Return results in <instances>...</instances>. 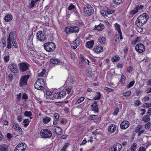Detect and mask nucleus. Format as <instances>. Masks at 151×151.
I'll return each mask as SVG.
<instances>
[{"instance_id": "f257e3e1", "label": "nucleus", "mask_w": 151, "mask_h": 151, "mask_svg": "<svg viewBox=\"0 0 151 151\" xmlns=\"http://www.w3.org/2000/svg\"><path fill=\"white\" fill-rule=\"evenodd\" d=\"M149 17L148 15L144 13L137 18L135 22V24L136 26H142L145 24L149 19Z\"/></svg>"}, {"instance_id": "f03ea898", "label": "nucleus", "mask_w": 151, "mask_h": 151, "mask_svg": "<svg viewBox=\"0 0 151 151\" xmlns=\"http://www.w3.org/2000/svg\"><path fill=\"white\" fill-rule=\"evenodd\" d=\"M17 36L14 32H12L10 33L9 35L8 38L7 39V47L9 49L12 47V45L11 41H14L16 40Z\"/></svg>"}, {"instance_id": "7ed1b4c3", "label": "nucleus", "mask_w": 151, "mask_h": 151, "mask_svg": "<svg viewBox=\"0 0 151 151\" xmlns=\"http://www.w3.org/2000/svg\"><path fill=\"white\" fill-rule=\"evenodd\" d=\"M40 137L44 139L50 138L52 135L51 132L48 129H42L40 133Z\"/></svg>"}, {"instance_id": "20e7f679", "label": "nucleus", "mask_w": 151, "mask_h": 151, "mask_svg": "<svg viewBox=\"0 0 151 151\" xmlns=\"http://www.w3.org/2000/svg\"><path fill=\"white\" fill-rule=\"evenodd\" d=\"M44 47L46 51L51 52L55 50L56 45L53 42H49L44 44Z\"/></svg>"}, {"instance_id": "39448f33", "label": "nucleus", "mask_w": 151, "mask_h": 151, "mask_svg": "<svg viewBox=\"0 0 151 151\" xmlns=\"http://www.w3.org/2000/svg\"><path fill=\"white\" fill-rule=\"evenodd\" d=\"M66 92L65 91H62L60 92H56L54 95V97L56 99H61L65 96Z\"/></svg>"}, {"instance_id": "423d86ee", "label": "nucleus", "mask_w": 151, "mask_h": 151, "mask_svg": "<svg viewBox=\"0 0 151 151\" xmlns=\"http://www.w3.org/2000/svg\"><path fill=\"white\" fill-rule=\"evenodd\" d=\"M135 49L138 52L142 53L145 51V46L142 44L139 43L136 45Z\"/></svg>"}, {"instance_id": "0eeeda50", "label": "nucleus", "mask_w": 151, "mask_h": 151, "mask_svg": "<svg viewBox=\"0 0 151 151\" xmlns=\"http://www.w3.org/2000/svg\"><path fill=\"white\" fill-rule=\"evenodd\" d=\"M29 77V75H26L23 76L21 78L19 84L21 86L25 85L27 84V81Z\"/></svg>"}, {"instance_id": "6e6552de", "label": "nucleus", "mask_w": 151, "mask_h": 151, "mask_svg": "<svg viewBox=\"0 0 151 151\" xmlns=\"http://www.w3.org/2000/svg\"><path fill=\"white\" fill-rule=\"evenodd\" d=\"M26 148V146L25 144L21 143L16 147L14 151H24Z\"/></svg>"}, {"instance_id": "1a4fd4ad", "label": "nucleus", "mask_w": 151, "mask_h": 151, "mask_svg": "<svg viewBox=\"0 0 151 151\" xmlns=\"http://www.w3.org/2000/svg\"><path fill=\"white\" fill-rule=\"evenodd\" d=\"M20 69L22 71H24L28 70L29 67V64L26 63H21L19 64Z\"/></svg>"}, {"instance_id": "9d476101", "label": "nucleus", "mask_w": 151, "mask_h": 151, "mask_svg": "<svg viewBox=\"0 0 151 151\" xmlns=\"http://www.w3.org/2000/svg\"><path fill=\"white\" fill-rule=\"evenodd\" d=\"M10 70L12 72L17 73L18 72L17 65L15 63H12L9 66Z\"/></svg>"}, {"instance_id": "9b49d317", "label": "nucleus", "mask_w": 151, "mask_h": 151, "mask_svg": "<svg viewBox=\"0 0 151 151\" xmlns=\"http://www.w3.org/2000/svg\"><path fill=\"white\" fill-rule=\"evenodd\" d=\"M122 146L119 143L114 145L109 150V151H120L122 148Z\"/></svg>"}, {"instance_id": "f8f14e48", "label": "nucleus", "mask_w": 151, "mask_h": 151, "mask_svg": "<svg viewBox=\"0 0 151 151\" xmlns=\"http://www.w3.org/2000/svg\"><path fill=\"white\" fill-rule=\"evenodd\" d=\"M38 39L40 41H43L45 40L46 37L44 35V33L42 31H38Z\"/></svg>"}, {"instance_id": "ddd939ff", "label": "nucleus", "mask_w": 151, "mask_h": 151, "mask_svg": "<svg viewBox=\"0 0 151 151\" xmlns=\"http://www.w3.org/2000/svg\"><path fill=\"white\" fill-rule=\"evenodd\" d=\"M114 26L115 29L118 31L119 33V35L120 36V39L122 40L123 37L122 35V33L120 30V25L117 23L114 24Z\"/></svg>"}, {"instance_id": "4468645a", "label": "nucleus", "mask_w": 151, "mask_h": 151, "mask_svg": "<svg viewBox=\"0 0 151 151\" xmlns=\"http://www.w3.org/2000/svg\"><path fill=\"white\" fill-rule=\"evenodd\" d=\"M103 50V47L100 45L96 46L94 48L93 51L96 53L101 52Z\"/></svg>"}, {"instance_id": "2eb2a0df", "label": "nucleus", "mask_w": 151, "mask_h": 151, "mask_svg": "<svg viewBox=\"0 0 151 151\" xmlns=\"http://www.w3.org/2000/svg\"><path fill=\"white\" fill-rule=\"evenodd\" d=\"M129 126L128 122L127 121L122 122L120 124V127L122 129H126Z\"/></svg>"}, {"instance_id": "dca6fc26", "label": "nucleus", "mask_w": 151, "mask_h": 151, "mask_svg": "<svg viewBox=\"0 0 151 151\" xmlns=\"http://www.w3.org/2000/svg\"><path fill=\"white\" fill-rule=\"evenodd\" d=\"M92 107V111L98 113L99 112V109L98 108L97 102L95 101L93 104L91 105Z\"/></svg>"}, {"instance_id": "f3484780", "label": "nucleus", "mask_w": 151, "mask_h": 151, "mask_svg": "<svg viewBox=\"0 0 151 151\" xmlns=\"http://www.w3.org/2000/svg\"><path fill=\"white\" fill-rule=\"evenodd\" d=\"M13 125L14 129L18 132H21L22 131V129L20 128L19 125L15 122L13 123Z\"/></svg>"}, {"instance_id": "a211bd4d", "label": "nucleus", "mask_w": 151, "mask_h": 151, "mask_svg": "<svg viewBox=\"0 0 151 151\" xmlns=\"http://www.w3.org/2000/svg\"><path fill=\"white\" fill-rule=\"evenodd\" d=\"M55 132L57 134L60 135L62 133V129L58 126H55Z\"/></svg>"}, {"instance_id": "6ab92c4d", "label": "nucleus", "mask_w": 151, "mask_h": 151, "mask_svg": "<svg viewBox=\"0 0 151 151\" xmlns=\"http://www.w3.org/2000/svg\"><path fill=\"white\" fill-rule=\"evenodd\" d=\"M94 44L93 40H91L87 42L86 43V46L89 48H91L93 46Z\"/></svg>"}, {"instance_id": "aec40b11", "label": "nucleus", "mask_w": 151, "mask_h": 151, "mask_svg": "<svg viewBox=\"0 0 151 151\" xmlns=\"http://www.w3.org/2000/svg\"><path fill=\"white\" fill-rule=\"evenodd\" d=\"M138 10L139 6H137L136 7H135L133 10H132L130 11V15H132V16H133L138 12Z\"/></svg>"}, {"instance_id": "412c9836", "label": "nucleus", "mask_w": 151, "mask_h": 151, "mask_svg": "<svg viewBox=\"0 0 151 151\" xmlns=\"http://www.w3.org/2000/svg\"><path fill=\"white\" fill-rule=\"evenodd\" d=\"M12 19V16L10 14H8L5 17L4 20L5 22H7L11 21Z\"/></svg>"}, {"instance_id": "4be33fe9", "label": "nucleus", "mask_w": 151, "mask_h": 151, "mask_svg": "<svg viewBox=\"0 0 151 151\" xmlns=\"http://www.w3.org/2000/svg\"><path fill=\"white\" fill-rule=\"evenodd\" d=\"M116 127L114 124H112L108 128V131L110 132H114L116 130Z\"/></svg>"}, {"instance_id": "5701e85b", "label": "nucleus", "mask_w": 151, "mask_h": 151, "mask_svg": "<svg viewBox=\"0 0 151 151\" xmlns=\"http://www.w3.org/2000/svg\"><path fill=\"white\" fill-rule=\"evenodd\" d=\"M104 28V25L101 24H100L97 26H95V28L98 30L99 31H101Z\"/></svg>"}, {"instance_id": "b1692460", "label": "nucleus", "mask_w": 151, "mask_h": 151, "mask_svg": "<svg viewBox=\"0 0 151 151\" xmlns=\"http://www.w3.org/2000/svg\"><path fill=\"white\" fill-rule=\"evenodd\" d=\"M8 147L6 145L3 144L0 147V151H8Z\"/></svg>"}, {"instance_id": "393cba45", "label": "nucleus", "mask_w": 151, "mask_h": 151, "mask_svg": "<svg viewBox=\"0 0 151 151\" xmlns=\"http://www.w3.org/2000/svg\"><path fill=\"white\" fill-rule=\"evenodd\" d=\"M71 32H78L79 30V28L77 26L71 27Z\"/></svg>"}, {"instance_id": "a878e982", "label": "nucleus", "mask_w": 151, "mask_h": 151, "mask_svg": "<svg viewBox=\"0 0 151 151\" xmlns=\"http://www.w3.org/2000/svg\"><path fill=\"white\" fill-rule=\"evenodd\" d=\"M50 62L52 65H56L59 63L60 61L57 59H52L50 60Z\"/></svg>"}, {"instance_id": "bb28decb", "label": "nucleus", "mask_w": 151, "mask_h": 151, "mask_svg": "<svg viewBox=\"0 0 151 151\" xmlns=\"http://www.w3.org/2000/svg\"><path fill=\"white\" fill-rule=\"evenodd\" d=\"M94 12V10L93 9H90L86 13L85 15L86 16H89L93 14Z\"/></svg>"}, {"instance_id": "cd10ccee", "label": "nucleus", "mask_w": 151, "mask_h": 151, "mask_svg": "<svg viewBox=\"0 0 151 151\" xmlns=\"http://www.w3.org/2000/svg\"><path fill=\"white\" fill-rule=\"evenodd\" d=\"M126 80L125 77L123 75H122L119 81V82L122 84L123 85L125 83V81Z\"/></svg>"}, {"instance_id": "c85d7f7f", "label": "nucleus", "mask_w": 151, "mask_h": 151, "mask_svg": "<svg viewBox=\"0 0 151 151\" xmlns=\"http://www.w3.org/2000/svg\"><path fill=\"white\" fill-rule=\"evenodd\" d=\"M38 0H33L29 4L28 6V7L29 8H32L34 6L35 4L36 3Z\"/></svg>"}, {"instance_id": "c756f323", "label": "nucleus", "mask_w": 151, "mask_h": 151, "mask_svg": "<svg viewBox=\"0 0 151 151\" xmlns=\"http://www.w3.org/2000/svg\"><path fill=\"white\" fill-rule=\"evenodd\" d=\"M120 58L117 55L111 58V60L113 62H117L119 60Z\"/></svg>"}, {"instance_id": "7c9ffc66", "label": "nucleus", "mask_w": 151, "mask_h": 151, "mask_svg": "<svg viewBox=\"0 0 151 151\" xmlns=\"http://www.w3.org/2000/svg\"><path fill=\"white\" fill-rule=\"evenodd\" d=\"M50 120V118L49 117H45L43 119V122L45 124L48 123Z\"/></svg>"}, {"instance_id": "2f4dec72", "label": "nucleus", "mask_w": 151, "mask_h": 151, "mask_svg": "<svg viewBox=\"0 0 151 151\" xmlns=\"http://www.w3.org/2000/svg\"><path fill=\"white\" fill-rule=\"evenodd\" d=\"M86 59L84 58L83 56L80 55V57L79 58V64H83V62L86 61Z\"/></svg>"}, {"instance_id": "473e14b6", "label": "nucleus", "mask_w": 151, "mask_h": 151, "mask_svg": "<svg viewBox=\"0 0 151 151\" xmlns=\"http://www.w3.org/2000/svg\"><path fill=\"white\" fill-rule=\"evenodd\" d=\"M99 42L101 44H104L106 42V39L103 37H101L98 39Z\"/></svg>"}, {"instance_id": "72a5a7b5", "label": "nucleus", "mask_w": 151, "mask_h": 151, "mask_svg": "<svg viewBox=\"0 0 151 151\" xmlns=\"http://www.w3.org/2000/svg\"><path fill=\"white\" fill-rule=\"evenodd\" d=\"M142 120L143 121L145 122H148L150 120V116L147 115L146 116H143V118Z\"/></svg>"}, {"instance_id": "f704fd0d", "label": "nucleus", "mask_w": 151, "mask_h": 151, "mask_svg": "<svg viewBox=\"0 0 151 151\" xmlns=\"http://www.w3.org/2000/svg\"><path fill=\"white\" fill-rule=\"evenodd\" d=\"M124 1V0H113V1L114 4H119Z\"/></svg>"}, {"instance_id": "c9c22d12", "label": "nucleus", "mask_w": 151, "mask_h": 151, "mask_svg": "<svg viewBox=\"0 0 151 151\" xmlns=\"http://www.w3.org/2000/svg\"><path fill=\"white\" fill-rule=\"evenodd\" d=\"M30 121H29L28 119H25L23 122L24 127H27L29 124Z\"/></svg>"}, {"instance_id": "e433bc0d", "label": "nucleus", "mask_w": 151, "mask_h": 151, "mask_svg": "<svg viewBox=\"0 0 151 151\" xmlns=\"http://www.w3.org/2000/svg\"><path fill=\"white\" fill-rule=\"evenodd\" d=\"M24 114L25 116L30 117V119L32 118V117H30L32 115V114L30 111H26L25 112Z\"/></svg>"}, {"instance_id": "4c0bfd02", "label": "nucleus", "mask_w": 151, "mask_h": 151, "mask_svg": "<svg viewBox=\"0 0 151 151\" xmlns=\"http://www.w3.org/2000/svg\"><path fill=\"white\" fill-rule=\"evenodd\" d=\"M65 31L67 34L68 33H71V27H66L65 29Z\"/></svg>"}, {"instance_id": "58836bf2", "label": "nucleus", "mask_w": 151, "mask_h": 151, "mask_svg": "<svg viewBox=\"0 0 151 151\" xmlns=\"http://www.w3.org/2000/svg\"><path fill=\"white\" fill-rule=\"evenodd\" d=\"M97 95L94 98V99L96 100H99L101 98V93L99 92H97L96 93Z\"/></svg>"}, {"instance_id": "ea45409f", "label": "nucleus", "mask_w": 151, "mask_h": 151, "mask_svg": "<svg viewBox=\"0 0 151 151\" xmlns=\"http://www.w3.org/2000/svg\"><path fill=\"white\" fill-rule=\"evenodd\" d=\"M150 106H151V104L149 103H145L142 106V107L145 108H148Z\"/></svg>"}, {"instance_id": "a19ab883", "label": "nucleus", "mask_w": 151, "mask_h": 151, "mask_svg": "<svg viewBox=\"0 0 151 151\" xmlns=\"http://www.w3.org/2000/svg\"><path fill=\"white\" fill-rule=\"evenodd\" d=\"M143 127L140 125H138L136 128L135 129V132L137 133L138 132L140 129H142Z\"/></svg>"}, {"instance_id": "79ce46f5", "label": "nucleus", "mask_w": 151, "mask_h": 151, "mask_svg": "<svg viewBox=\"0 0 151 151\" xmlns=\"http://www.w3.org/2000/svg\"><path fill=\"white\" fill-rule=\"evenodd\" d=\"M69 145V144L68 143H66L61 150V151H65Z\"/></svg>"}, {"instance_id": "37998d69", "label": "nucleus", "mask_w": 151, "mask_h": 151, "mask_svg": "<svg viewBox=\"0 0 151 151\" xmlns=\"http://www.w3.org/2000/svg\"><path fill=\"white\" fill-rule=\"evenodd\" d=\"M84 99V98L83 97H81L79 99H78L76 102V104H79L83 102Z\"/></svg>"}, {"instance_id": "c03bdc74", "label": "nucleus", "mask_w": 151, "mask_h": 151, "mask_svg": "<svg viewBox=\"0 0 151 151\" xmlns=\"http://www.w3.org/2000/svg\"><path fill=\"white\" fill-rule=\"evenodd\" d=\"M137 144L136 143L133 144L131 148V150L132 151H135L136 149Z\"/></svg>"}, {"instance_id": "a18cd8bd", "label": "nucleus", "mask_w": 151, "mask_h": 151, "mask_svg": "<svg viewBox=\"0 0 151 151\" xmlns=\"http://www.w3.org/2000/svg\"><path fill=\"white\" fill-rule=\"evenodd\" d=\"M38 83L40 85H44L45 83L44 80L42 78H38Z\"/></svg>"}, {"instance_id": "49530a36", "label": "nucleus", "mask_w": 151, "mask_h": 151, "mask_svg": "<svg viewBox=\"0 0 151 151\" xmlns=\"http://www.w3.org/2000/svg\"><path fill=\"white\" fill-rule=\"evenodd\" d=\"M134 81H133L130 82L129 84L127 85V88H129L132 86L134 85Z\"/></svg>"}, {"instance_id": "de8ad7c7", "label": "nucleus", "mask_w": 151, "mask_h": 151, "mask_svg": "<svg viewBox=\"0 0 151 151\" xmlns=\"http://www.w3.org/2000/svg\"><path fill=\"white\" fill-rule=\"evenodd\" d=\"M140 39V37H137L136 38L134 41L132 42V44H135L136 43L139 42V39Z\"/></svg>"}, {"instance_id": "09e8293b", "label": "nucleus", "mask_w": 151, "mask_h": 151, "mask_svg": "<svg viewBox=\"0 0 151 151\" xmlns=\"http://www.w3.org/2000/svg\"><path fill=\"white\" fill-rule=\"evenodd\" d=\"M22 97V94L21 93H19V94L17 95V98L16 101L17 102H18L20 101V99Z\"/></svg>"}, {"instance_id": "8fccbe9b", "label": "nucleus", "mask_w": 151, "mask_h": 151, "mask_svg": "<svg viewBox=\"0 0 151 151\" xmlns=\"http://www.w3.org/2000/svg\"><path fill=\"white\" fill-rule=\"evenodd\" d=\"M131 93V92L130 91L126 92L125 93H123V95L126 97H128Z\"/></svg>"}, {"instance_id": "3c124183", "label": "nucleus", "mask_w": 151, "mask_h": 151, "mask_svg": "<svg viewBox=\"0 0 151 151\" xmlns=\"http://www.w3.org/2000/svg\"><path fill=\"white\" fill-rule=\"evenodd\" d=\"M35 52H33L32 53V54H33L35 56H34V58H33L32 60H33L36 63H37V55H35L34 54L35 53Z\"/></svg>"}, {"instance_id": "603ef678", "label": "nucleus", "mask_w": 151, "mask_h": 151, "mask_svg": "<svg viewBox=\"0 0 151 151\" xmlns=\"http://www.w3.org/2000/svg\"><path fill=\"white\" fill-rule=\"evenodd\" d=\"M114 12V10H112L109 9H107L106 10L107 14H113Z\"/></svg>"}, {"instance_id": "864d4df0", "label": "nucleus", "mask_w": 151, "mask_h": 151, "mask_svg": "<svg viewBox=\"0 0 151 151\" xmlns=\"http://www.w3.org/2000/svg\"><path fill=\"white\" fill-rule=\"evenodd\" d=\"M54 119L55 120H58L59 118V116L57 113H55L54 114Z\"/></svg>"}, {"instance_id": "5fc2aeb1", "label": "nucleus", "mask_w": 151, "mask_h": 151, "mask_svg": "<svg viewBox=\"0 0 151 151\" xmlns=\"http://www.w3.org/2000/svg\"><path fill=\"white\" fill-rule=\"evenodd\" d=\"M45 72V70L44 69H42V71L39 73L38 76H42L44 75Z\"/></svg>"}, {"instance_id": "6e6d98bb", "label": "nucleus", "mask_w": 151, "mask_h": 151, "mask_svg": "<svg viewBox=\"0 0 151 151\" xmlns=\"http://www.w3.org/2000/svg\"><path fill=\"white\" fill-rule=\"evenodd\" d=\"M116 38L115 39V41L116 42H119L120 40H121L120 39V36L119 35H116Z\"/></svg>"}, {"instance_id": "4d7b16f0", "label": "nucleus", "mask_w": 151, "mask_h": 151, "mask_svg": "<svg viewBox=\"0 0 151 151\" xmlns=\"http://www.w3.org/2000/svg\"><path fill=\"white\" fill-rule=\"evenodd\" d=\"M101 14L103 16H107L106 10H102L101 12Z\"/></svg>"}, {"instance_id": "13d9d810", "label": "nucleus", "mask_w": 151, "mask_h": 151, "mask_svg": "<svg viewBox=\"0 0 151 151\" xmlns=\"http://www.w3.org/2000/svg\"><path fill=\"white\" fill-rule=\"evenodd\" d=\"M9 60V56H6L4 57V61L6 63L8 62Z\"/></svg>"}, {"instance_id": "bf43d9fd", "label": "nucleus", "mask_w": 151, "mask_h": 151, "mask_svg": "<svg viewBox=\"0 0 151 151\" xmlns=\"http://www.w3.org/2000/svg\"><path fill=\"white\" fill-rule=\"evenodd\" d=\"M12 44L13 46L16 48H17L18 47V45L17 43V42L16 41V40H14V41H12Z\"/></svg>"}, {"instance_id": "052dcab7", "label": "nucleus", "mask_w": 151, "mask_h": 151, "mask_svg": "<svg viewBox=\"0 0 151 151\" xmlns=\"http://www.w3.org/2000/svg\"><path fill=\"white\" fill-rule=\"evenodd\" d=\"M8 76L9 78V80L11 81H12L13 79V76L12 74H9L8 75Z\"/></svg>"}, {"instance_id": "680f3d73", "label": "nucleus", "mask_w": 151, "mask_h": 151, "mask_svg": "<svg viewBox=\"0 0 151 151\" xmlns=\"http://www.w3.org/2000/svg\"><path fill=\"white\" fill-rule=\"evenodd\" d=\"M96 116L95 115H92L91 116H89V119L90 120H92L96 119Z\"/></svg>"}, {"instance_id": "e2e57ef3", "label": "nucleus", "mask_w": 151, "mask_h": 151, "mask_svg": "<svg viewBox=\"0 0 151 151\" xmlns=\"http://www.w3.org/2000/svg\"><path fill=\"white\" fill-rule=\"evenodd\" d=\"M45 56L43 54H40L39 55L38 54V59H40L41 60H43Z\"/></svg>"}, {"instance_id": "0e129e2a", "label": "nucleus", "mask_w": 151, "mask_h": 151, "mask_svg": "<svg viewBox=\"0 0 151 151\" xmlns=\"http://www.w3.org/2000/svg\"><path fill=\"white\" fill-rule=\"evenodd\" d=\"M86 6L84 7L88 9H93V8L89 4H86Z\"/></svg>"}, {"instance_id": "69168bd1", "label": "nucleus", "mask_w": 151, "mask_h": 151, "mask_svg": "<svg viewBox=\"0 0 151 151\" xmlns=\"http://www.w3.org/2000/svg\"><path fill=\"white\" fill-rule=\"evenodd\" d=\"M149 98L148 96H145L144 97L143 101H144V102L147 101L149 99Z\"/></svg>"}, {"instance_id": "338daca9", "label": "nucleus", "mask_w": 151, "mask_h": 151, "mask_svg": "<svg viewBox=\"0 0 151 151\" xmlns=\"http://www.w3.org/2000/svg\"><path fill=\"white\" fill-rule=\"evenodd\" d=\"M140 104V101L139 100L136 101L134 103L137 106H139Z\"/></svg>"}, {"instance_id": "774afa93", "label": "nucleus", "mask_w": 151, "mask_h": 151, "mask_svg": "<svg viewBox=\"0 0 151 151\" xmlns=\"http://www.w3.org/2000/svg\"><path fill=\"white\" fill-rule=\"evenodd\" d=\"M139 151H146V150L145 147H140Z\"/></svg>"}]
</instances>
